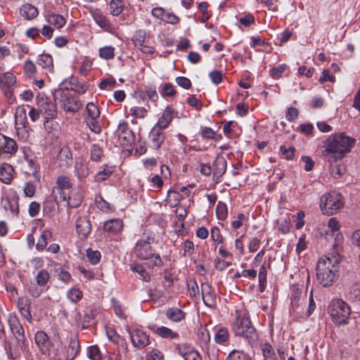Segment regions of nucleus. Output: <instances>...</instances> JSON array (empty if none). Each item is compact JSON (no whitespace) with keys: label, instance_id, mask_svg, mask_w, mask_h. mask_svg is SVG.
Instances as JSON below:
<instances>
[{"label":"nucleus","instance_id":"nucleus-47","mask_svg":"<svg viewBox=\"0 0 360 360\" xmlns=\"http://www.w3.org/2000/svg\"><path fill=\"white\" fill-rule=\"evenodd\" d=\"M88 356L92 360H101L103 358V354L97 345L89 347Z\"/></svg>","mask_w":360,"mask_h":360},{"label":"nucleus","instance_id":"nucleus-1","mask_svg":"<svg viewBox=\"0 0 360 360\" xmlns=\"http://www.w3.org/2000/svg\"><path fill=\"white\" fill-rule=\"evenodd\" d=\"M342 236L338 233L330 252L319 259L316 264V276L320 284L326 287L330 285L337 276L338 264L341 261L340 252L342 250Z\"/></svg>","mask_w":360,"mask_h":360},{"label":"nucleus","instance_id":"nucleus-41","mask_svg":"<svg viewBox=\"0 0 360 360\" xmlns=\"http://www.w3.org/2000/svg\"><path fill=\"white\" fill-rule=\"evenodd\" d=\"M94 19L95 22L101 27L103 29H105L108 30L110 25L108 22V20L106 19L105 16H104L101 13H95L93 15Z\"/></svg>","mask_w":360,"mask_h":360},{"label":"nucleus","instance_id":"nucleus-5","mask_svg":"<svg viewBox=\"0 0 360 360\" xmlns=\"http://www.w3.org/2000/svg\"><path fill=\"white\" fill-rule=\"evenodd\" d=\"M35 343L44 355L56 356L61 349V342L59 337H57L54 342H51L44 331H38L35 334Z\"/></svg>","mask_w":360,"mask_h":360},{"label":"nucleus","instance_id":"nucleus-23","mask_svg":"<svg viewBox=\"0 0 360 360\" xmlns=\"http://www.w3.org/2000/svg\"><path fill=\"white\" fill-rule=\"evenodd\" d=\"M79 349L80 345L77 338L74 337L71 338L67 349V360H73L77 355Z\"/></svg>","mask_w":360,"mask_h":360},{"label":"nucleus","instance_id":"nucleus-60","mask_svg":"<svg viewBox=\"0 0 360 360\" xmlns=\"http://www.w3.org/2000/svg\"><path fill=\"white\" fill-rule=\"evenodd\" d=\"M130 112L136 117L143 118L145 117L147 110L143 107H134L130 109Z\"/></svg>","mask_w":360,"mask_h":360},{"label":"nucleus","instance_id":"nucleus-12","mask_svg":"<svg viewBox=\"0 0 360 360\" xmlns=\"http://www.w3.org/2000/svg\"><path fill=\"white\" fill-rule=\"evenodd\" d=\"M130 338L134 346L139 349L144 348L150 342L149 336L138 329L130 332Z\"/></svg>","mask_w":360,"mask_h":360},{"label":"nucleus","instance_id":"nucleus-21","mask_svg":"<svg viewBox=\"0 0 360 360\" xmlns=\"http://www.w3.org/2000/svg\"><path fill=\"white\" fill-rule=\"evenodd\" d=\"M173 110L167 107L162 115L159 118L157 127L161 129H165L173 119Z\"/></svg>","mask_w":360,"mask_h":360},{"label":"nucleus","instance_id":"nucleus-25","mask_svg":"<svg viewBox=\"0 0 360 360\" xmlns=\"http://www.w3.org/2000/svg\"><path fill=\"white\" fill-rule=\"evenodd\" d=\"M122 221L119 219H113L106 221L103 225V229L109 233H117L122 229Z\"/></svg>","mask_w":360,"mask_h":360},{"label":"nucleus","instance_id":"nucleus-46","mask_svg":"<svg viewBox=\"0 0 360 360\" xmlns=\"http://www.w3.org/2000/svg\"><path fill=\"white\" fill-rule=\"evenodd\" d=\"M86 257L92 264H96L100 262L101 253L98 250H92L91 248H89L86 250Z\"/></svg>","mask_w":360,"mask_h":360},{"label":"nucleus","instance_id":"nucleus-6","mask_svg":"<svg viewBox=\"0 0 360 360\" xmlns=\"http://www.w3.org/2000/svg\"><path fill=\"white\" fill-rule=\"evenodd\" d=\"M68 87L59 88L54 91L53 98L55 101H58L61 108L66 112H76L82 106L79 98L72 96L68 93Z\"/></svg>","mask_w":360,"mask_h":360},{"label":"nucleus","instance_id":"nucleus-39","mask_svg":"<svg viewBox=\"0 0 360 360\" xmlns=\"http://www.w3.org/2000/svg\"><path fill=\"white\" fill-rule=\"evenodd\" d=\"M113 172V167L105 166L103 170L99 171L95 176L96 181H103L106 180Z\"/></svg>","mask_w":360,"mask_h":360},{"label":"nucleus","instance_id":"nucleus-26","mask_svg":"<svg viewBox=\"0 0 360 360\" xmlns=\"http://www.w3.org/2000/svg\"><path fill=\"white\" fill-rule=\"evenodd\" d=\"M75 172L79 179H85L89 175V168L82 160L75 161Z\"/></svg>","mask_w":360,"mask_h":360},{"label":"nucleus","instance_id":"nucleus-9","mask_svg":"<svg viewBox=\"0 0 360 360\" xmlns=\"http://www.w3.org/2000/svg\"><path fill=\"white\" fill-rule=\"evenodd\" d=\"M153 238L147 236L139 240L134 248V254L141 260L148 259L153 257L155 250L151 247Z\"/></svg>","mask_w":360,"mask_h":360},{"label":"nucleus","instance_id":"nucleus-50","mask_svg":"<svg viewBox=\"0 0 360 360\" xmlns=\"http://www.w3.org/2000/svg\"><path fill=\"white\" fill-rule=\"evenodd\" d=\"M86 111L89 114V117L87 119H94L99 117V110L93 103H89L86 105Z\"/></svg>","mask_w":360,"mask_h":360},{"label":"nucleus","instance_id":"nucleus-54","mask_svg":"<svg viewBox=\"0 0 360 360\" xmlns=\"http://www.w3.org/2000/svg\"><path fill=\"white\" fill-rule=\"evenodd\" d=\"M25 73L29 76H32L36 73L37 68L35 64L30 60H27L24 63Z\"/></svg>","mask_w":360,"mask_h":360},{"label":"nucleus","instance_id":"nucleus-53","mask_svg":"<svg viewBox=\"0 0 360 360\" xmlns=\"http://www.w3.org/2000/svg\"><path fill=\"white\" fill-rule=\"evenodd\" d=\"M49 278L50 276L48 271L46 270H41L37 275V283L39 285H45Z\"/></svg>","mask_w":360,"mask_h":360},{"label":"nucleus","instance_id":"nucleus-8","mask_svg":"<svg viewBox=\"0 0 360 360\" xmlns=\"http://www.w3.org/2000/svg\"><path fill=\"white\" fill-rule=\"evenodd\" d=\"M37 105L41 115L45 116L44 125L49 122V119L54 118L57 115V108L49 98L44 94H39L37 96Z\"/></svg>","mask_w":360,"mask_h":360},{"label":"nucleus","instance_id":"nucleus-31","mask_svg":"<svg viewBox=\"0 0 360 360\" xmlns=\"http://www.w3.org/2000/svg\"><path fill=\"white\" fill-rule=\"evenodd\" d=\"M70 87H68L70 89L80 94H84L89 89V87L88 83H81L75 79H73L72 81L70 82Z\"/></svg>","mask_w":360,"mask_h":360},{"label":"nucleus","instance_id":"nucleus-42","mask_svg":"<svg viewBox=\"0 0 360 360\" xmlns=\"http://www.w3.org/2000/svg\"><path fill=\"white\" fill-rule=\"evenodd\" d=\"M146 32L143 30H137L133 37L132 41L136 46H143L145 42Z\"/></svg>","mask_w":360,"mask_h":360},{"label":"nucleus","instance_id":"nucleus-19","mask_svg":"<svg viewBox=\"0 0 360 360\" xmlns=\"http://www.w3.org/2000/svg\"><path fill=\"white\" fill-rule=\"evenodd\" d=\"M13 167L7 163H4L0 166V181L4 184H10L13 179Z\"/></svg>","mask_w":360,"mask_h":360},{"label":"nucleus","instance_id":"nucleus-62","mask_svg":"<svg viewBox=\"0 0 360 360\" xmlns=\"http://www.w3.org/2000/svg\"><path fill=\"white\" fill-rule=\"evenodd\" d=\"M16 132L19 138L23 141H26L29 136L27 126L15 127Z\"/></svg>","mask_w":360,"mask_h":360},{"label":"nucleus","instance_id":"nucleus-15","mask_svg":"<svg viewBox=\"0 0 360 360\" xmlns=\"http://www.w3.org/2000/svg\"><path fill=\"white\" fill-rule=\"evenodd\" d=\"M76 230L81 238H86L91 230L89 220L84 217H78L76 221Z\"/></svg>","mask_w":360,"mask_h":360},{"label":"nucleus","instance_id":"nucleus-17","mask_svg":"<svg viewBox=\"0 0 360 360\" xmlns=\"http://www.w3.org/2000/svg\"><path fill=\"white\" fill-rule=\"evenodd\" d=\"M149 139L151 141L150 146L154 149H158L165 141V136L162 129L154 128L149 134Z\"/></svg>","mask_w":360,"mask_h":360},{"label":"nucleus","instance_id":"nucleus-55","mask_svg":"<svg viewBox=\"0 0 360 360\" xmlns=\"http://www.w3.org/2000/svg\"><path fill=\"white\" fill-rule=\"evenodd\" d=\"M176 91L174 89V86L171 83H166L161 91L162 96H174L176 95Z\"/></svg>","mask_w":360,"mask_h":360},{"label":"nucleus","instance_id":"nucleus-14","mask_svg":"<svg viewBox=\"0 0 360 360\" xmlns=\"http://www.w3.org/2000/svg\"><path fill=\"white\" fill-rule=\"evenodd\" d=\"M4 153L15 154L18 150L16 142L9 137L0 134V150Z\"/></svg>","mask_w":360,"mask_h":360},{"label":"nucleus","instance_id":"nucleus-16","mask_svg":"<svg viewBox=\"0 0 360 360\" xmlns=\"http://www.w3.org/2000/svg\"><path fill=\"white\" fill-rule=\"evenodd\" d=\"M16 82L15 75L11 72L0 74V86L6 92L11 94V88Z\"/></svg>","mask_w":360,"mask_h":360},{"label":"nucleus","instance_id":"nucleus-24","mask_svg":"<svg viewBox=\"0 0 360 360\" xmlns=\"http://www.w3.org/2000/svg\"><path fill=\"white\" fill-rule=\"evenodd\" d=\"M340 161L338 160L336 162H328L330 163V173L335 179L340 178L346 170L345 166L339 162Z\"/></svg>","mask_w":360,"mask_h":360},{"label":"nucleus","instance_id":"nucleus-32","mask_svg":"<svg viewBox=\"0 0 360 360\" xmlns=\"http://www.w3.org/2000/svg\"><path fill=\"white\" fill-rule=\"evenodd\" d=\"M57 186L54 187L55 191H60V189H70L72 188L70 179L68 176L60 175L57 179Z\"/></svg>","mask_w":360,"mask_h":360},{"label":"nucleus","instance_id":"nucleus-34","mask_svg":"<svg viewBox=\"0 0 360 360\" xmlns=\"http://www.w3.org/2000/svg\"><path fill=\"white\" fill-rule=\"evenodd\" d=\"M51 197L56 203L65 201L69 204L68 200L70 198L69 194L66 193L64 190L60 189V191H55V188L52 190Z\"/></svg>","mask_w":360,"mask_h":360},{"label":"nucleus","instance_id":"nucleus-57","mask_svg":"<svg viewBox=\"0 0 360 360\" xmlns=\"http://www.w3.org/2000/svg\"><path fill=\"white\" fill-rule=\"evenodd\" d=\"M287 65L282 64L276 68H274L270 71V75L274 79H278L282 73L286 70Z\"/></svg>","mask_w":360,"mask_h":360},{"label":"nucleus","instance_id":"nucleus-33","mask_svg":"<svg viewBox=\"0 0 360 360\" xmlns=\"http://www.w3.org/2000/svg\"><path fill=\"white\" fill-rule=\"evenodd\" d=\"M51 236L52 233L49 230H44L37 241L36 248L38 250H43L47 245L48 239L51 238Z\"/></svg>","mask_w":360,"mask_h":360},{"label":"nucleus","instance_id":"nucleus-13","mask_svg":"<svg viewBox=\"0 0 360 360\" xmlns=\"http://www.w3.org/2000/svg\"><path fill=\"white\" fill-rule=\"evenodd\" d=\"M31 299L28 295H22L18 298V307L21 315L29 322L32 321V315L30 311Z\"/></svg>","mask_w":360,"mask_h":360},{"label":"nucleus","instance_id":"nucleus-38","mask_svg":"<svg viewBox=\"0 0 360 360\" xmlns=\"http://www.w3.org/2000/svg\"><path fill=\"white\" fill-rule=\"evenodd\" d=\"M37 63L39 65L45 68H53V59L49 54L43 53L39 56Z\"/></svg>","mask_w":360,"mask_h":360},{"label":"nucleus","instance_id":"nucleus-2","mask_svg":"<svg viewBox=\"0 0 360 360\" xmlns=\"http://www.w3.org/2000/svg\"><path fill=\"white\" fill-rule=\"evenodd\" d=\"M354 144V139L341 133L329 137L323 151L324 159L328 162H336L341 160L349 153Z\"/></svg>","mask_w":360,"mask_h":360},{"label":"nucleus","instance_id":"nucleus-40","mask_svg":"<svg viewBox=\"0 0 360 360\" xmlns=\"http://www.w3.org/2000/svg\"><path fill=\"white\" fill-rule=\"evenodd\" d=\"M115 49L112 46H105L99 49V56L105 60H110L115 56Z\"/></svg>","mask_w":360,"mask_h":360},{"label":"nucleus","instance_id":"nucleus-44","mask_svg":"<svg viewBox=\"0 0 360 360\" xmlns=\"http://www.w3.org/2000/svg\"><path fill=\"white\" fill-rule=\"evenodd\" d=\"M24 347H21L19 346V344L16 342V345L12 347L11 343H8V345L6 346V349L7 352L9 354V356L11 359H14L20 355V351L22 350Z\"/></svg>","mask_w":360,"mask_h":360},{"label":"nucleus","instance_id":"nucleus-28","mask_svg":"<svg viewBox=\"0 0 360 360\" xmlns=\"http://www.w3.org/2000/svg\"><path fill=\"white\" fill-rule=\"evenodd\" d=\"M131 270L134 271L136 275V276L144 281H148L150 280V276L146 271L145 268L139 264H134L131 265Z\"/></svg>","mask_w":360,"mask_h":360},{"label":"nucleus","instance_id":"nucleus-18","mask_svg":"<svg viewBox=\"0 0 360 360\" xmlns=\"http://www.w3.org/2000/svg\"><path fill=\"white\" fill-rule=\"evenodd\" d=\"M226 161L223 157H218L213 163V176L219 179L226 172Z\"/></svg>","mask_w":360,"mask_h":360},{"label":"nucleus","instance_id":"nucleus-64","mask_svg":"<svg viewBox=\"0 0 360 360\" xmlns=\"http://www.w3.org/2000/svg\"><path fill=\"white\" fill-rule=\"evenodd\" d=\"M111 302L112 303L116 315L120 318H124V313L122 307V305L120 304V302L114 298L112 299Z\"/></svg>","mask_w":360,"mask_h":360},{"label":"nucleus","instance_id":"nucleus-63","mask_svg":"<svg viewBox=\"0 0 360 360\" xmlns=\"http://www.w3.org/2000/svg\"><path fill=\"white\" fill-rule=\"evenodd\" d=\"M176 82L184 89H188L191 86V82L189 79L185 77H177Z\"/></svg>","mask_w":360,"mask_h":360},{"label":"nucleus","instance_id":"nucleus-61","mask_svg":"<svg viewBox=\"0 0 360 360\" xmlns=\"http://www.w3.org/2000/svg\"><path fill=\"white\" fill-rule=\"evenodd\" d=\"M209 77L212 82L217 85L222 81V73L219 70H214L209 73Z\"/></svg>","mask_w":360,"mask_h":360},{"label":"nucleus","instance_id":"nucleus-22","mask_svg":"<svg viewBox=\"0 0 360 360\" xmlns=\"http://www.w3.org/2000/svg\"><path fill=\"white\" fill-rule=\"evenodd\" d=\"M20 15L27 20H32L38 15V10L34 6L26 4L20 8Z\"/></svg>","mask_w":360,"mask_h":360},{"label":"nucleus","instance_id":"nucleus-36","mask_svg":"<svg viewBox=\"0 0 360 360\" xmlns=\"http://www.w3.org/2000/svg\"><path fill=\"white\" fill-rule=\"evenodd\" d=\"M8 207L12 213L18 214L19 212L18 198L16 197H13L11 199L6 198L5 200L4 208L7 209Z\"/></svg>","mask_w":360,"mask_h":360},{"label":"nucleus","instance_id":"nucleus-20","mask_svg":"<svg viewBox=\"0 0 360 360\" xmlns=\"http://www.w3.org/2000/svg\"><path fill=\"white\" fill-rule=\"evenodd\" d=\"M165 315L169 320L179 322L185 319L186 313L177 307H171L167 310Z\"/></svg>","mask_w":360,"mask_h":360},{"label":"nucleus","instance_id":"nucleus-29","mask_svg":"<svg viewBox=\"0 0 360 360\" xmlns=\"http://www.w3.org/2000/svg\"><path fill=\"white\" fill-rule=\"evenodd\" d=\"M15 127L27 126V113L25 108L18 107L16 109L15 115Z\"/></svg>","mask_w":360,"mask_h":360},{"label":"nucleus","instance_id":"nucleus-52","mask_svg":"<svg viewBox=\"0 0 360 360\" xmlns=\"http://www.w3.org/2000/svg\"><path fill=\"white\" fill-rule=\"evenodd\" d=\"M229 360H250L248 355L242 351L233 350L229 355Z\"/></svg>","mask_w":360,"mask_h":360},{"label":"nucleus","instance_id":"nucleus-56","mask_svg":"<svg viewBox=\"0 0 360 360\" xmlns=\"http://www.w3.org/2000/svg\"><path fill=\"white\" fill-rule=\"evenodd\" d=\"M55 270L58 273V279L61 280L64 283H67L70 279V274L62 269L60 265H56L55 266Z\"/></svg>","mask_w":360,"mask_h":360},{"label":"nucleus","instance_id":"nucleus-48","mask_svg":"<svg viewBox=\"0 0 360 360\" xmlns=\"http://www.w3.org/2000/svg\"><path fill=\"white\" fill-rule=\"evenodd\" d=\"M229 333L225 328H220L215 334L214 339L217 343H223L228 340Z\"/></svg>","mask_w":360,"mask_h":360},{"label":"nucleus","instance_id":"nucleus-45","mask_svg":"<svg viewBox=\"0 0 360 360\" xmlns=\"http://www.w3.org/2000/svg\"><path fill=\"white\" fill-rule=\"evenodd\" d=\"M262 351L265 360H277L275 356L274 351L269 344H264L262 347Z\"/></svg>","mask_w":360,"mask_h":360},{"label":"nucleus","instance_id":"nucleus-11","mask_svg":"<svg viewBox=\"0 0 360 360\" xmlns=\"http://www.w3.org/2000/svg\"><path fill=\"white\" fill-rule=\"evenodd\" d=\"M72 155L68 146H63L58 153L56 162L57 166L62 169H68L72 164Z\"/></svg>","mask_w":360,"mask_h":360},{"label":"nucleus","instance_id":"nucleus-43","mask_svg":"<svg viewBox=\"0 0 360 360\" xmlns=\"http://www.w3.org/2000/svg\"><path fill=\"white\" fill-rule=\"evenodd\" d=\"M122 2L121 0H112L110 4V12L114 15H118L122 11Z\"/></svg>","mask_w":360,"mask_h":360},{"label":"nucleus","instance_id":"nucleus-37","mask_svg":"<svg viewBox=\"0 0 360 360\" xmlns=\"http://www.w3.org/2000/svg\"><path fill=\"white\" fill-rule=\"evenodd\" d=\"M91 160L94 162L99 161L103 155V148L98 144H93L90 149Z\"/></svg>","mask_w":360,"mask_h":360},{"label":"nucleus","instance_id":"nucleus-59","mask_svg":"<svg viewBox=\"0 0 360 360\" xmlns=\"http://www.w3.org/2000/svg\"><path fill=\"white\" fill-rule=\"evenodd\" d=\"M280 150L285 155V159L288 160H292L295 152V148L294 147L291 146L286 148L284 146H281L280 147Z\"/></svg>","mask_w":360,"mask_h":360},{"label":"nucleus","instance_id":"nucleus-3","mask_svg":"<svg viewBox=\"0 0 360 360\" xmlns=\"http://www.w3.org/2000/svg\"><path fill=\"white\" fill-rule=\"evenodd\" d=\"M236 313V319L232 323V330L235 335L244 337L249 342L256 340L257 332L250 318L241 316L238 311Z\"/></svg>","mask_w":360,"mask_h":360},{"label":"nucleus","instance_id":"nucleus-58","mask_svg":"<svg viewBox=\"0 0 360 360\" xmlns=\"http://www.w3.org/2000/svg\"><path fill=\"white\" fill-rule=\"evenodd\" d=\"M86 122L92 131L95 132L96 134H99L101 132V127L97 121V118L87 119Z\"/></svg>","mask_w":360,"mask_h":360},{"label":"nucleus","instance_id":"nucleus-51","mask_svg":"<svg viewBox=\"0 0 360 360\" xmlns=\"http://www.w3.org/2000/svg\"><path fill=\"white\" fill-rule=\"evenodd\" d=\"M201 135L203 138L208 139L218 140L221 138V135L217 136L215 132L211 128L207 127L201 128Z\"/></svg>","mask_w":360,"mask_h":360},{"label":"nucleus","instance_id":"nucleus-7","mask_svg":"<svg viewBox=\"0 0 360 360\" xmlns=\"http://www.w3.org/2000/svg\"><path fill=\"white\" fill-rule=\"evenodd\" d=\"M344 205L342 196L336 191L323 195L320 199V207L324 214L333 215Z\"/></svg>","mask_w":360,"mask_h":360},{"label":"nucleus","instance_id":"nucleus-4","mask_svg":"<svg viewBox=\"0 0 360 360\" xmlns=\"http://www.w3.org/2000/svg\"><path fill=\"white\" fill-rule=\"evenodd\" d=\"M350 312L349 307L342 300H333L328 307V313L337 325L346 323Z\"/></svg>","mask_w":360,"mask_h":360},{"label":"nucleus","instance_id":"nucleus-35","mask_svg":"<svg viewBox=\"0 0 360 360\" xmlns=\"http://www.w3.org/2000/svg\"><path fill=\"white\" fill-rule=\"evenodd\" d=\"M155 333L163 338H169L171 339H174L179 336L178 333L172 331L169 328L165 326L158 327L156 329Z\"/></svg>","mask_w":360,"mask_h":360},{"label":"nucleus","instance_id":"nucleus-10","mask_svg":"<svg viewBox=\"0 0 360 360\" xmlns=\"http://www.w3.org/2000/svg\"><path fill=\"white\" fill-rule=\"evenodd\" d=\"M11 330L15 336L16 342L21 347H25L24 329L19 320L15 316H9L8 319Z\"/></svg>","mask_w":360,"mask_h":360},{"label":"nucleus","instance_id":"nucleus-30","mask_svg":"<svg viewBox=\"0 0 360 360\" xmlns=\"http://www.w3.org/2000/svg\"><path fill=\"white\" fill-rule=\"evenodd\" d=\"M195 297H201L205 304L209 307L213 308L216 306L217 297L216 294H194Z\"/></svg>","mask_w":360,"mask_h":360},{"label":"nucleus","instance_id":"nucleus-27","mask_svg":"<svg viewBox=\"0 0 360 360\" xmlns=\"http://www.w3.org/2000/svg\"><path fill=\"white\" fill-rule=\"evenodd\" d=\"M46 19L49 23L53 25L58 29L62 28L66 22V20L63 16L53 13H48L46 15Z\"/></svg>","mask_w":360,"mask_h":360},{"label":"nucleus","instance_id":"nucleus-49","mask_svg":"<svg viewBox=\"0 0 360 360\" xmlns=\"http://www.w3.org/2000/svg\"><path fill=\"white\" fill-rule=\"evenodd\" d=\"M216 214L219 219H224L228 214L227 207L225 203L219 202L216 207Z\"/></svg>","mask_w":360,"mask_h":360}]
</instances>
